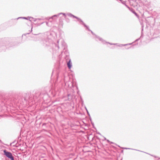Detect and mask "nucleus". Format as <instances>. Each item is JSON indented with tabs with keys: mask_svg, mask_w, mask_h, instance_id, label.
Segmentation results:
<instances>
[{
	"mask_svg": "<svg viewBox=\"0 0 160 160\" xmlns=\"http://www.w3.org/2000/svg\"><path fill=\"white\" fill-rule=\"evenodd\" d=\"M3 152L4 154L8 158H10L11 160H14V158L11 152L7 151L6 150L3 151Z\"/></svg>",
	"mask_w": 160,
	"mask_h": 160,
	"instance_id": "1",
	"label": "nucleus"
},
{
	"mask_svg": "<svg viewBox=\"0 0 160 160\" xmlns=\"http://www.w3.org/2000/svg\"><path fill=\"white\" fill-rule=\"evenodd\" d=\"M67 65L68 68L70 69L72 66V63L71 60H69L68 62L67 63Z\"/></svg>",
	"mask_w": 160,
	"mask_h": 160,
	"instance_id": "2",
	"label": "nucleus"
},
{
	"mask_svg": "<svg viewBox=\"0 0 160 160\" xmlns=\"http://www.w3.org/2000/svg\"><path fill=\"white\" fill-rule=\"evenodd\" d=\"M67 15L68 16H69L70 17H72L73 18H77V17H76V16L73 15H72L71 13H68L67 14Z\"/></svg>",
	"mask_w": 160,
	"mask_h": 160,
	"instance_id": "3",
	"label": "nucleus"
},
{
	"mask_svg": "<svg viewBox=\"0 0 160 160\" xmlns=\"http://www.w3.org/2000/svg\"><path fill=\"white\" fill-rule=\"evenodd\" d=\"M62 14L63 15H65V13H59L58 14V15H54V16H53L52 17V18H53V17H58V16L60 14Z\"/></svg>",
	"mask_w": 160,
	"mask_h": 160,
	"instance_id": "4",
	"label": "nucleus"
},
{
	"mask_svg": "<svg viewBox=\"0 0 160 160\" xmlns=\"http://www.w3.org/2000/svg\"><path fill=\"white\" fill-rule=\"evenodd\" d=\"M23 18L24 19H28V18H25V17H24V18Z\"/></svg>",
	"mask_w": 160,
	"mask_h": 160,
	"instance_id": "5",
	"label": "nucleus"
},
{
	"mask_svg": "<svg viewBox=\"0 0 160 160\" xmlns=\"http://www.w3.org/2000/svg\"><path fill=\"white\" fill-rule=\"evenodd\" d=\"M47 25H48V22H47Z\"/></svg>",
	"mask_w": 160,
	"mask_h": 160,
	"instance_id": "6",
	"label": "nucleus"
}]
</instances>
